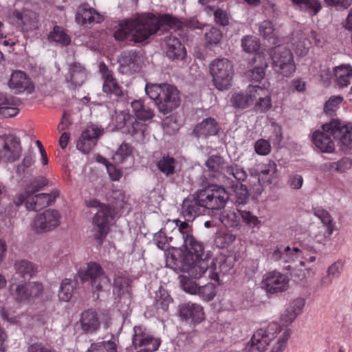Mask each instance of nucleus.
Instances as JSON below:
<instances>
[{
	"instance_id": "1",
	"label": "nucleus",
	"mask_w": 352,
	"mask_h": 352,
	"mask_svg": "<svg viewBox=\"0 0 352 352\" xmlns=\"http://www.w3.org/2000/svg\"><path fill=\"white\" fill-rule=\"evenodd\" d=\"M182 22L175 17L165 14L161 17L151 14L136 19L126 20L120 24L114 32L116 40L119 41H133L140 43L146 40L151 35L157 32L164 26L178 28Z\"/></svg>"
},
{
	"instance_id": "2",
	"label": "nucleus",
	"mask_w": 352,
	"mask_h": 352,
	"mask_svg": "<svg viewBox=\"0 0 352 352\" xmlns=\"http://www.w3.org/2000/svg\"><path fill=\"white\" fill-rule=\"evenodd\" d=\"M145 91L155 102L159 111L164 115L172 112L180 105V92L176 87L170 84L147 83Z\"/></svg>"
},
{
	"instance_id": "3",
	"label": "nucleus",
	"mask_w": 352,
	"mask_h": 352,
	"mask_svg": "<svg viewBox=\"0 0 352 352\" xmlns=\"http://www.w3.org/2000/svg\"><path fill=\"white\" fill-rule=\"evenodd\" d=\"M89 206L99 207L92 219V232L94 239L102 244L109 232V226L113 219V210L109 205L100 203L98 200L90 202Z\"/></svg>"
},
{
	"instance_id": "4",
	"label": "nucleus",
	"mask_w": 352,
	"mask_h": 352,
	"mask_svg": "<svg viewBox=\"0 0 352 352\" xmlns=\"http://www.w3.org/2000/svg\"><path fill=\"white\" fill-rule=\"evenodd\" d=\"M182 272L192 278H200L205 274H208L210 279L218 281L219 274L216 270L214 259L210 258H193L191 254H186V263Z\"/></svg>"
},
{
	"instance_id": "5",
	"label": "nucleus",
	"mask_w": 352,
	"mask_h": 352,
	"mask_svg": "<svg viewBox=\"0 0 352 352\" xmlns=\"http://www.w3.org/2000/svg\"><path fill=\"white\" fill-rule=\"evenodd\" d=\"M202 208L210 210L223 208L229 200V194L223 186L210 185L197 191Z\"/></svg>"
},
{
	"instance_id": "6",
	"label": "nucleus",
	"mask_w": 352,
	"mask_h": 352,
	"mask_svg": "<svg viewBox=\"0 0 352 352\" xmlns=\"http://www.w3.org/2000/svg\"><path fill=\"white\" fill-rule=\"evenodd\" d=\"M210 72L217 89L223 91L231 86L234 67L230 60L225 58L214 60L210 63Z\"/></svg>"
},
{
	"instance_id": "7",
	"label": "nucleus",
	"mask_w": 352,
	"mask_h": 352,
	"mask_svg": "<svg viewBox=\"0 0 352 352\" xmlns=\"http://www.w3.org/2000/svg\"><path fill=\"white\" fill-rule=\"evenodd\" d=\"M80 280L91 286L94 294L110 285V280L102 267L96 262H89L84 270L79 272Z\"/></svg>"
},
{
	"instance_id": "8",
	"label": "nucleus",
	"mask_w": 352,
	"mask_h": 352,
	"mask_svg": "<svg viewBox=\"0 0 352 352\" xmlns=\"http://www.w3.org/2000/svg\"><path fill=\"white\" fill-rule=\"evenodd\" d=\"M270 54L273 67L277 72L285 76L294 72L296 66L289 50L283 45H278L270 50Z\"/></svg>"
},
{
	"instance_id": "9",
	"label": "nucleus",
	"mask_w": 352,
	"mask_h": 352,
	"mask_svg": "<svg viewBox=\"0 0 352 352\" xmlns=\"http://www.w3.org/2000/svg\"><path fill=\"white\" fill-rule=\"evenodd\" d=\"M336 122L333 119L322 124L321 130H317L312 135V140L315 146L323 153H332L335 150L334 127Z\"/></svg>"
},
{
	"instance_id": "10",
	"label": "nucleus",
	"mask_w": 352,
	"mask_h": 352,
	"mask_svg": "<svg viewBox=\"0 0 352 352\" xmlns=\"http://www.w3.org/2000/svg\"><path fill=\"white\" fill-rule=\"evenodd\" d=\"M60 215L56 210L47 209L36 215L31 227L36 234H42L56 228L60 224Z\"/></svg>"
},
{
	"instance_id": "11",
	"label": "nucleus",
	"mask_w": 352,
	"mask_h": 352,
	"mask_svg": "<svg viewBox=\"0 0 352 352\" xmlns=\"http://www.w3.org/2000/svg\"><path fill=\"white\" fill-rule=\"evenodd\" d=\"M20 140L12 134L0 135V157L7 162H14L21 156Z\"/></svg>"
},
{
	"instance_id": "12",
	"label": "nucleus",
	"mask_w": 352,
	"mask_h": 352,
	"mask_svg": "<svg viewBox=\"0 0 352 352\" xmlns=\"http://www.w3.org/2000/svg\"><path fill=\"white\" fill-rule=\"evenodd\" d=\"M10 291L17 302L30 301L42 293L43 285L37 282H29L24 284L12 283L10 286Z\"/></svg>"
},
{
	"instance_id": "13",
	"label": "nucleus",
	"mask_w": 352,
	"mask_h": 352,
	"mask_svg": "<svg viewBox=\"0 0 352 352\" xmlns=\"http://www.w3.org/2000/svg\"><path fill=\"white\" fill-rule=\"evenodd\" d=\"M289 281L287 275L277 272H271L264 275L261 287L270 294L283 292L289 287Z\"/></svg>"
},
{
	"instance_id": "14",
	"label": "nucleus",
	"mask_w": 352,
	"mask_h": 352,
	"mask_svg": "<svg viewBox=\"0 0 352 352\" xmlns=\"http://www.w3.org/2000/svg\"><path fill=\"white\" fill-rule=\"evenodd\" d=\"M133 331L132 342L135 348L143 347L142 350L148 352L157 350L160 344V340L146 332L144 327L135 326L133 328Z\"/></svg>"
},
{
	"instance_id": "15",
	"label": "nucleus",
	"mask_w": 352,
	"mask_h": 352,
	"mask_svg": "<svg viewBox=\"0 0 352 352\" xmlns=\"http://www.w3.org/2000/svg\"><path fill=\"white\" fill-rule=\"evenodd\" d=\"M104 129L95 125L87 126L82 132L76 148L83 153H88L96 145L98 138L103 134Z\"/></svg>"
},
{
	"instance_id": "16",
	"label": "nucleus",
	"mask_w": 352,
	"mask_h": 352,
	"mask_svg": "<svg viewBox=\"0 0 352 352\" xmlns=\"http://www.w3.org/2000/svg\"><path fill=\"white\" fill-rule=\"evenodd\" d=\"M59 195V191L52 190L50 193H38L29 195L23 202L25 207L31 210H39L51 204Z\"/></svg>"
},
{
	"instance_id": "17",
	"label": "nucleus",
	"mask_w": 352,
	"mask_h": 352,
	"mask_svg": "<svg viewBox=\"0 0 352 352\" xmlns=\"http://www.w3.org/2000/svg\"><path fill=\"white\" fill-rule=\"evenodd\" d=\"M337 126L334 127V140L342 150L352 149V123L345 124L338 119H333Z\"/></svg>"
},
{
	"instance_id": "18",
	"label": "nucleus",
	"mask_w": 352,
	"mask_h": 352,
	"mask_svg": "<svg viewBox=\"0 0 352 352\" xmlns=\"http://www.w3.org/2000/svg\"><path fill=\"white\" fill-rule=\"evenodd\" d=\"M247 177L248 174L244 168L236 164L227 166L223 169V184L228 188L236 187V182H244Z\"/></svg>"
},
{
	"instance_id": "19",
	"label": "nucleus",
	"mask_w": 352,
	"mask_h": 352,
	"mask_svg": "<svg viewBox=\"0 0 352 352\" xmlns=\"http://www.w3.org/2000/svg\"><path fill=\"white\" fill-rule=\"evenodd\" d=\"M8 85L10 89L14 90L16 94H20L25 91L31 94L34 90V86L31 79L21 71L12 72Z\"/></svg>"
},
{
	"instance_id": "20",
	"label": "nucleus",
	"mask_w": 352,
	"mask_h": 352,
	"mask_svg": "<svg viewBox=\"0 0 352 352\" xmlns=\"http://www.w3.org/2000/svg\"><path fill=\"white\" fill-rule=\"evenodd\" d=\"M47 184L48 180L43 176H38L31 179L30 184L26 186L24 192L18 194L15 197L14 199V204L17 206L21 205L25 201V197L40 191Z\"/></svg>"
},
{
	"instance_id": "21",
	"label": "nucleus",
	"mask_w": 352,
	"mask_h": 352,
	"mask_svg": "<svg viewBox=\"0 0 352 352\" xmlns=\"http://www.w3.org/2000/svg\"><path fill=\"white\" fill-rule=\"evenodd\" d=\"M200 208H202V204L199 201V194L197 191L192 198H186L183 201L181 214L185 220L192 221L201 213Z\"/></svg>"
},
{
	"instance_id": "22",
	"label": "nucleus",
	"mask_w": 352,
	"mask_h": 352,
	"mask_svg": "<svg viewBox=\"0 0 352 352\" xmlns=\"http://www.w3.org/2000/svg\"><path fill=\"white\" fill-rule=\"evenodd\" d=\"M163 49L166 56L173 60L183 59L186 50L180 41L175 36H166L163 44Z\"/></svg>"
},
{
	"instance_id": "23",
	"label": "nucleus",
	"mask_w": 352,
	"mask_h": 352,
	"mask_svg": "<svg viewBox=\"0 0 352 352\" xmlns=\"http://www.w3.org/2000/svg\"><path fill=\"white\" fill-rule=\"evenodd\" d=\"M120 65L119 70L123 74L129 75L137 71L138 65V55L133 51H124L118 58Z\"/></svg>"
},
{
	"instance_id": "24",
	"label": "nucleus",
	"mask_w": 352,
	"mask_h": 352,
	"mask_svg": "<svg viewBox=\"0 0 352 352\" xmlns=\"http://www.w3.org/2000/svg\"><path fill=\"white\" fill-rule=\"evenodd\" d=\"M179 314L184 320L190 319L193 322H200L204 319V313L201 305L188 302L179 306Z\"/></svg>"
},
{
	"instance_id": "25",
	"label": "nucleus",
	"mask_w": 352,
	"mask_h": 352,
	"mask_svg": "<svg viewBox=\"0 0 352 352\" xmlns=\"http://www.w3.org/2000/svg\"><path fill=\"white\" fill-rule=\"evenodd\" d=\"M276 171V163L274 161H270L264 165L259 173L257 171H250V177L254 178L260 186H265L272 182Z\"/></svg>"
},
{
	"instance_id": "26",
	"label": "nucleus",
	"mask_w": 352,
	"mask_h": 352,
	"mask_svg": "<svg viewBox=\"0 0 352 352\" xmlns=\"http://www.w3.org/2000/svg\"><path fill=\"white\" fill-rule=\"evenodd\" d=\"M270 340L265 331L258 329L253 334L250 341L247 343L244 352L263 351L269 345Z\"/></svg>"
},
{
	"instance_id": "27",
	"label": "nucleus",
	"mask_w": 352,
	"mask_h": 352,
	"mask_svg": "<svg viewBox=\"0 0 352 352\" xmlns=\"http://www.w3.org/2000/svg\"><path fill=\"white\" fill-rule=\"evenodd\" d=\"M219 130V127L217 121L212 118H208L196 125L193 129V133L197 138H207L216 135Z\"/></svg>"
},
{
	"instance_id": "28",
	"label": "nucleus",
	"mask_w": 352,
	"mask_h": 352,
	"mask_svg": "<svg viewBox=\"0 0 352 352\" xmlns=\"http://www.w3.org/2000/svg\"><path fill=\"white\" fill-rule=\"evenodd\" d=\"M102 16L93 8L81 7L76 14V21L81 25L89 27L102 21Z\"/></svg>"
},
{
	"instance_id": "29",
	"label": "nucleus",
	"mask_w": 352,
	"mask_h": 352,
	"mask_svg": "<svg viewBox=\"0 0 352 352\" xmlns=\"http://www.w3.org/2000/svg\"><path fill=\"white\" fill-rule=\"evenodd\" d=\"M80 323L85 333H94L100 325L97 313L91 309L86 310L81 314Z\"/></svg>"
},
{
	"instance_id": "30",
	"label": "nucleus",
	"mask_w": 352,
	"mask_h": 352,
	"mask_svg": "<svg viewBox=\"0 0 352 352\" xmlns=\"http://www.w3.org/2000/svg\"><path fill=\"white\" fill-rule=\"evenodd\" d=\"M184 236L182 245L187 251L186 254H191L193 258H203L204 248L202 243L197 241L192 234H184Z\"/></svg>"
},
{
	"instance_id": "31",
	"label": "nucleus",
	"mask_w": 352,
	"mask_h": 352,
	"mask_svg": "<svg viewBox=\"0 0 352 352\" xmlns=\"http://www.w3.org/2000/svg\"><path fill=\"white\" fill-rule=\"evenodd\" d=\"M16 18L21 21L24 31L36 30L38 28V15L32 10H24L23 12H16Z\"/></svg>"
},
{
	"instance_id": "32",
	"label": "nucleus",
	"mask_w": 352,
	"mask_h": 352,
	"mask_svg": "<svg viewBox=\"0 0 352 352\" xmlns=\"http://www.w3.org/2000/svg\"><path fill=\"white\" fill-rule=\"evenodd\" d=\"M319 217L321 220V225L318 226V229L320 232H322V235L319 237L316 235V242L323 243L333 232L332 218L326 211H322Z\"/></svg>"
},
{
	"instance_id": "33",
	"label": "nucleus",
	"mask_w": 352,
	"mask_h": 352,
	"mask_svg": "<svg viewBox=\"0 0 352 352\" xmlns=\"http://www.w3.org/2000/svg\"><path fill=\"white\" fill-rule=\"evenodd\" d=\"M14 267L16 274L25 280H30L37 272L36 265L25 259L16 261Z\"/></svg>"
},
{
	"instance_id": "34",
	"label": "nucleus",
	"mask_w": 352,
	"mask_h": 352,
	"mask_svg": "<svg viewBox=\"0 0 352 352\" xmlns=\"http://www.w3.org/2000/svg\"><path fill=\"white\" fill-rule=\"evenodd\" d=\"M117 341L116 338L111 335L109 340L103 338L102 341L91 343L87 352H118Z\"/></svg>"
},
{
	"instance_id": "35",
	"label": "nucleus",
	"mask_w": 352,
	"mask_h": 352,
	"mask_svg": "<svg viewBox=\"0 0 352 352\" xmlns=\"http://www.w3.org/2000/svg\"><path fill=\"white\" fill-rule=\"evenodd\" d=\"M333 75L340 87H347L352 79V67L349 65L336 67Z\"/></svg>"
},
{
	"instance_id": "36",
	"label": "nucleus",
	"mask_w": 352,
	"mask_h": 352,
	"mask_svg": "<svg viewBox=\"0 0 352 352\" xmlns=\"http://www.w3.org/2000/svg\"><path fill=\"white\" fill-rule=\"evenodd\" d=\"M176 165L177 162L175 159L168 155H163L156 164L159 170L166 177L175 174Z\"/></svg>"
},
{
	"instance_id": "37",
	"label": "nucleus",
	"mask_w": 352,
	"mask_h": 352,
	"mask_svg": "<svg viewBox=\"0 0 352 352\" xmlns=\"http://www.w3.org/2000/svg\"><path fill=\"white\" fill-rule=\"evenodd\" d=\"M233 107L238 109H245L253 104L250 88L245 93H234L230 100Z\"/></svg>"
},
{
	"instance_id": "38",
	"label": "nucleus",
	"mask_w": 352,
	"mask_h": 352,
	"mask_svg": "<svg viewBox=\"0 0 352 352\" xmlns=\"http://www.w3.org/2000/svg\"><path fill=\"white\" fill-rule=\"evenodd\" d=\"M86 78L85 69L78 63L71 65L69 74L67 76V80L71 82L75 86L81 85Z\"/></svg>"
},
{
	"instance_id": "39",
	"label": "nucleus",
	"mask_w": 352,
	"mask_h": 352,
	"mask_svg": "<svg viewBox=\"0 0 352 352\" xmlns=\"http://www.w3.org/2000/svg\"><path fill=\"white\" fill-rule=\"evenodd\" d=\"M34 164V155L32 151L27 153L21 162L16 167V174L20 177H26L32 173Z\"/></svg>"
},
{
	"instance_id": "40",
	"label": "nucleus",
	"mask_w": 352,
	"mask_h": 352,
	"mask_svg": "<svg viewBox=\"0 0 352 352\" xmlns=\"http://www.w3.org/2000/svg\"><path fill=\"white\" fill-rule=\"evenodd\" d=\"M102 89L103 91L109 94L110 97L114 96L116 98H119L123 96L121 87L111 74L107 75Z\"/></svg>"
},
{
	"instance_id": "41",
	"label": "nucleus",
	"mask_w": 352,
	"mask_h": 352,
	"mask_svg": "<svg viewBox=\"0 0 352 352\" xmlns=\"http://www.w3.org/2000/svg\"><path fill=\"white\" fill-rule=\"evenodd\" d=\"M48 40L60 43L61 45H67L71 40L63 28L56 25L48 35Z\"/></svg>"
},
{
	"instance_id": "42",
	"label": "nucleus",
	"mask_w": 352,
	"mask_h": 352,
	"mask_svg": "<svg viewBox=\"0 0 352 352\" xmlns=\"http://www.w3.org/2000/svg\"><path fill=\"white\" fill-rule=\"evenodd\" d=\"M220 221L228 228H234L239 225V215L234 210H223L219 214Z\"/></svg>"
},
{
	"instance_id": "43",
	"label": "nucleus",
	"mask_w": 352,
	"mask_h": 352,
	"mask_svg": "<svg viewBox=\"0 0 352 352\" xmlns=\"http://www.w3.org/2000/svg\"><path fill=\"white\" fill-rule=\"evenodd\" d=\"M130 280L126 276H118L114 279L113 294L118 296L129 293Z\"/></svg>"
},
{
	"instance_id": "44",
	"label": "nucleus",
	"mask_w": 352,
	"mask_h": 352,
	"mask_svg": "<svg viewBox=\"0 0 352 352\" xmlns=\"http://www.w3.org/2000/svg\"><path fill=\"white\" fill-rule=\"evenodd\" d=\"M172 302L173 299L168 292L162 287H160L155 294L156 306L163 311H166Z\"/></svg>"
},
{
	"instance_id": "45",
	"label": "nucleus",
	"mask_w": 352,
	"mask_h": 352,
	"mask_svg": "<svg viewBox=\"0 0 352 352\" xmlns=\"http://www.w3.org/2000/svg\"><path fill=\"white\" fill-rule=\"evenodd\" d=\"M298 5L301 9L308 12L311 16L316 15L321 9V3L318 0H292Z\"/></svg>"
},
{
	"instance_id": "46",
	"label": "nucleus",
	"mask_w": 352,
	"mask_h": 352,
	"mask_svg": "<svg viewBox=\"0 0 352 352\" xmlns=\"http://www.w3.org/2000/svg\"><path fill=\"white\" fill-rule=\"evenodd\" d=\"M164 230L161 229L158 232L155 233L153 237L154 243L158 248L164 251L167 250L171 245L170 243L173 241V236H167Z\"/></svg>"
},
{
	"instance_id": "47",
	"label": "nucleus",
	"mask_w": 352,
	"mask_h": 352,
	"mask_svg": "<svg viewBox=\"0 0 352 352\" xmlns=\"http://www.w3.org/2000/svg\"><path fill=\"white\" fill-rule=\"evenodd\" d=\"M267 67L265 61L245 72L246 77L252 81L261 82L265 75V69Z\"/></svg>"
},
{
	"instance_id": "48",
	"label": "nucleus",
	"mask_w": 352,
	"mask_h": 352,
	"mask_svg": "<svg viewBox=\"0 0 352 352\" xmlns=\"http://www.w3.org/2000/svg\"><path fill=\"white\" fill-rule=\"evenodd\" d=\"M74 286L72 280L68 278L63 280L60 290L58 292V297L63 301H68L72 296Z\"/></svg>"
},
{
	"instance_id": "49",
	"label": "nucleus",
	"mask_w": 352,
	"mask_h": 352,
	"mask_svg": "<svg viewBox=\"0 0 352 352\" xmlns=\"http://www.w3.org/2000/svg\"><path fill=\"white\" fill-rule=\"evenodd\" d=\"M292 334V330L287 329L273 344L270 352H283L287 346V343Z\"/></svg>"
},
{
	"instance_id": "50",
	"label": "nucleus",
	"mask_w": 352,
	"mask_h": 352,
	"mask_svg": "<svg viewBox=\"0 0 352 352\" xmlns=\"http://www.w3.org/2000/svg\"><path fill=\"white\" fill-rule=\"evenodd\" d=\"M241 46L245 52L254 53L259 48V40L253 36H245L241 40Z\"/></svg>"
},
{
	"instance_id": "51",
	"label": "nucleus",
	"mask_w": 352,
	"mask_h": 352,
	"mask_svg": "<svg viewBox=\"0 0 352 352\" xmlns=\"http://www.w3.org/2000/svg\"><path fill=\"white\" fill-rule=\"evenodd\" d=\"M205 165L209 171L218 172L221 169H224V160L219 155H212L206 160Z\"/></svg>"
},
{
	"instance_id": "52",
	"label": "nucleus",
	"mask_w": 352,
	"mask_h": 352,
	"mask_svg": "<svg viewBox=\"0 0 352 352\" xmlns=\"http://www.w3.org/2000/svg\"><path fill=\"white\" fill-rule=\"evenodd\" d=\"M197 294L207 302L212 300L216 296V286L213 283H208L199 287Z\"/></svg>"
},
{
	"instance_id": "53",
	"label": "nucleus",
	"mask_w": 352,
	"mask_h": 352,
	"mask_svg": "<svg viewBox=\"0 0 352 352\" xmlns=\"http://www.w3.org/2000/svg\"><path fill=\"white\" fill-rule=\"evenodd\" d=\"M166 265L175 271L182 272L184 263H186V254L181 259H178L175 254H166Z\"/></svg>"
},
{
	"instance_id": "54",
	"label": "nucleus",
	"mask_w": 352,
	"mask_h": 352,
	"mask_svg": "<svg viewBox=\"0 0 352 352\" xmlns=\"http://www.w3.org/2000/svg\"><path fill=\"white\" fill-rule=\"evenodd\" d=\"M132 153V148L126 143H122L113 156L116 163H122Z\"/></svg>"
},
{
	"instance_id": "55",
	"label": "nucleus",
	"mask_w": 352,
	"mask_h": 352,
	"mask_svg": "<svg viewBox=\"0 0 352 352\" xmlns=\"http://www.w3.org/2000/svg\"><path fill=\"white\" fill-rule=\"evenodd\" d=\"M179 278L181 287L185 292L191 294H197L199 286L190 278V276L184 274L180 275Z\"/></svg>"
},
{
	"instance_id": "56",
	"label": "nucleus",
	"mask_w": 352,
	"mask_h": 352,
	"mask_svg": "<svg viewBox=\"0 0 352 352\" xmlns=\"http://www.w3.org/2000/svg\"><path fill=\"white\" fill-rule=\"evenodd\" d=\"M235 191L236 201L240 205H245L249 200L250 194L245 185L239 184L232 188Z\"/></svg>"
},
{
	"instance_id": "57",
	"label": "nucleus",
	"mask_w": 352,
	"mask_h": 352,
	"mask_svg": "<svg viewBox=\"0 0 352 352\" xmlns=\"http://www.w3.org/2000/svg\"><path fill=\"white\" fill-rule=\"evenodd\" d=\"M258 31L260 35L267 40L274 38L275 36L274 28L272 22L268 20L263 21L259 24Z\"/></svg>"
},
{
	"instance_id": "58",
	"label": "nucleus",
	"mask_w": 352,
	"mask_h": 352,
	"mask_svg": "<svg viewBox=\"0 0 352 352\" xmlns=\"http://www.w3.org/2000/svg\"><path fill=\"white\" fill-rule=\"evenodd\" d=\"M221 38L222 32L217 28H211L205 33V39L208 45H217Z\"/></svg>"
},
{
	"instance_id": "59",
	"label": "nucleus",
	"mask_w": 352,
	"mask_h": 352,
	"mask_svg": "<svg viewBox=\"0 0 352 352\" xmlns=\"http://www.w3.org/2000/svg\"><path fill=\"white\" fill-rule=\"evenodd\" d=\"M342 97L340 96H333L330 97L324 104V112L331 116L338 108V105L342 102Z\"/></svg>"
},
{
	"instance_id": "60",
	"label": "nucleus",
	"mask_w": 352,
	"mask_h": 352,
	"mask_svg": "<svg viewBox=\"0 0 352 352\" xmlns=\"http://www.w3.org/2000/svg\"><path fill=\"white\" fill-rule=\"evenodd\" d=\"M344 265V261L338 260L328 267L326 273L333 279L338 278L343 271Z\"/></svg>"
},
{
	"instance_id": "61",
	"label": "nucleus",
	"mask_w": 352,
	"mask_h": 352,
	"mask_svg": "<svg viewBox=\"0 0 352 352\" xmlns=\"http://www.w3.org/2000/svg\"><path fill=\"white\" fill-rule=\"evenodd\" d=\"M250 91L251 93L252 101L259 100L270 96L268 89L258 85H250Z\"/></svg>"
},
{
	"instance_id": "62",
	"label": "nucleus",
	"mask_w": 352,
	"mask_h": 352,
	"mask_svg": "<svg viewBox=\"0 0 352 352\" xmlns=\"http://www.w3.org/2000/svg\"><path fill=\"white\" fill-rule=\"evenodd\" d=\"M254 149L258 155H266L270 152L271 146L268 141L260 139L256 142Z\"/></svg>"
},
{
	"instance_id": "63",
	"label": "nucleus",
	"mask_w": 352,
	"mask_h": 352,
	"mask_svg": "<svg viewBox=\"0 0 352 352\" xmlns=\"http://www.w3.org/2000/svg\"><path fill=\"white\" fill-rule=\"evenodd\" d=\"M127 128L129 133L131 135H135L138 134L139 133H143L145 129V126L140 122L138 121L133 116V120L130 121Z\"/></svg>"
},
{
	"instance_id": "64",
	"label": "nucleus",
	"mask_w": 352,
	"mask_h": 352,
	"mask_svg": "<svg viewBox=\"0 0 352 352\" xmlns=\"http://www.w3.org/2000/svg\"><path fill=\"white\" fill-rule=\"evenodd\" d=\"M214 21L222 25L226 26L229 24V17L226 11L218 8L214 12Z\"/></svg>"
}]
</instances>
